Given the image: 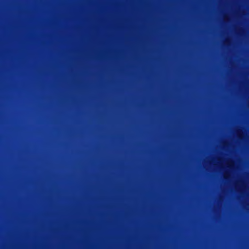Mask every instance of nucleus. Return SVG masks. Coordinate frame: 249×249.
<instances>
[{
  "label": "nucleus",
  "mask_w": 249,
  "mask_h": 249,
  "mask_svg": "<svg viewBox=\"0 0 249 249\" xmlns=\"http://www.w3.org/2000/svg\"><path fill=\"white\" fill-rule=\"evenodd\" d=\"M226 41L227 42H229V40H226Z\"/></svg>",
  "instance_id": "1"
}]
</instances>
